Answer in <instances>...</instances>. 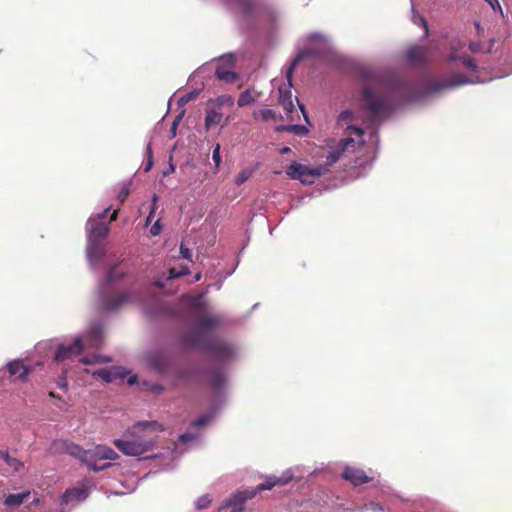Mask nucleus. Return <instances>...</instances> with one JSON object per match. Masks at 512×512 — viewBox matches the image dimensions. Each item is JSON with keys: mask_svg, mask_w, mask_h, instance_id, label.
Segmentation results:
<instances>
[{"mask_svg": "<svg viewBox=\"0 0 512 512\" xmlns=\"http://www.w3.org/2000/svg\"><path fill=\"white\" fill-rule=\"evenodd\" d=\"M163 429V425L158 421L138 422L132 429L127 430L122 438L115 439L113 443L123 454L138 457L155 447L157 434Z\"/></svg>", "mask_w": 512, "mask_h": 512, "instance_id": "1", "label": "nucleus"}, {"mask_svg": "<svg viewBox=\"0 0 512 512\" xmlns=\"http://www.w3.org/2000/svg\"><path fill=\"white\" fill-rule=\"evenodd\" d=\"M362 102L371 118H376L381 114L388 113L390 104L388 98L383 94H378L369 86H365L362 93Z\"/></svg>", "mask_w": 512, "mask_h": 512, "instance_id": "2", "label": "nucleus"}, {"mask_svg": "<svg viewBox=\"0 0 512 512\" xmlns=\"http://www.w3.org/2000/svg\"><path fill=\"white\" fill-rule=\"evenodd\" d=\"M87 452L89 453V456L87 455L86 465L95 472L105 470L111 466V463H105L98 466L96 464L97 459L115 460L119 457L112 448L105 445H97L93 449H88Z\"/></svg>", "mask_w": 512, "mask_h": 512, "instance_id": "3", "label": "nucleus"}, {"mask_svg": "<svg viewBox=\"0 0 512 512\" xmlns=\"http://www.w3.org/2000/svg\"><path fill=\"white\" fill-rule=\"evenodd\" d=\"M286 174L290 179L299 180L307 185L314 183V180L322 175V170L294 162L287 167Z\"/></svg>", "mask_w": 512, "mask_h": 512, "instance_id": "4", "label": "nucleus"}, {"mask_svg": "<svg viewBox=\"0 0 512 512\" xmlns=\"http://www.w3.org/2000/svg\"><path fill=\"white\" fill-rule=\"evenodd\" d=\"M301 56L298 55L293 62L291 63L290 67L286 71V78L288 80V86H281L279 87V104L283 107V109L287 113H292L294 110V104L292 100V92L290 87L292 86V76L295 69V66L300 61Z\"/></svg>", "mask_w": 512, "mask_h": 512, "instance_id": "5", "label": "nucleus"}, {"mask_svg": "<svg viewBox=\"0 0 512 512\" xmlns=\"http://www.w3.org/2000/svg\"><path fill=\"white\" fill-rule=\"evenodd\" d=\"M89 240L101 241L109 234V223L90 217L86 224Z\"/></svg>", "mask_w": 512, "mask_h": 512, "instance_id": "6", "label": "nucleus"}, {"mask_svg": "<svg viewBox=\"0 0 512 512\" xmlns=\"http://www.w3.org/2000/svg\"><path fill=\"white\" fill-rule=\"evenodd\" d=\"M54 449L56 451L69 454L77 459L82 460L86 464L87 455L89 453L87 450H84L79 445H76L67 440H58L54 442Z\"/></svg>", "mask_w": 512, "mask_h": 512, "instance_id": "7", "label": "nucleus"}, {"mask_svg": "<svg viewBox=\"0 0 512 512\" xmlns=\"http://www.w3.org/2000/svg\"><path fill=\"white\" fill-rule=\"evenodd\" d=\"M256 490H243L238 491L232 495L222 507H230L231 512H243L244 504L248 499L255 496Z\"/></svg>", "mask_w": 512, "mask_h": 512, "instance_id": "8", "label": "nucleus"}, {"mask_svg": "<svg viewBox=\"0 0 512 512\" xmlns=\"http://www.w3.org/2000/svg\"><path fill=\"white\" fill-rule=\"evenodd\" d=\"M208 339L206 334L198 327L184 332L181 336V341L185 346L198 347L201 350L204 349Z\"/></svg>", "mask_w": 512, "mask_h": 512, "instance_id": "9", "label": "nucleus"}, {"mask_svg": "<svg viewBox=\"0 0 512 512\" xmlns=\"http://www.w3.org/2000/svg\"><path fill=\"white\" fill-rule=\"evenodd\" d=\"M203 351L220 359H226L232 354L231 347L227 343L211 338L208 339Z\"/></svg>", "mask_w": 512, "mask_h": 512, "instance_id": "10", "label": "nucleus"}, {"mask_svg": "<svg viewBox=\"0 0 512 512\" xmlns=\"http://www.w3.org/2000/svg\"><path fill=\"white\" fill-rule=\"evenodd\" d=\"M84 347L82 339L77 337L70 345H59L55 353V361L60 362L70 358L72 355H79L82 353Z\"/></svg>", "mask_w": 512, "mask_h": 512, "instance_id": "11", "label": "nucleus"}, {"mask_svg": "<svg viewBox=\"0 0 512 512\" xmlns=\"http://www.w3.org/2000/svg\"><path fill=\"white\" fill-rule=\"evenodd\" d=\"M469 82V79L464 74H454L450 80L437 81L431 84L430 91L438 92L442 89L454 88L465 85Z\"/></svg>", "mask_w": 512, "mask_h": 512, "instance_id": "12", "label": "nucleus"}, {"mask_svg": "<svg viewBox=\"0 0 512 512\" xmlns=\"http://www.w3.org/2000/svg\"><path fill=\"white\" fill-rule=\"evenodd\" d=\"M354 144L355 140L350 136L341 139L339 143L333 147L327 155V163L330 165L336 163L340 159L341 155L347 151L350 146H354Z\"/></svg>", "mask_w": 512, "mask_h": 512, "instance_id": "13", "label": "nucleus"}, {"mask_svg": "<svg viewBox=\"0 0 512 512\" xmlns=\"http://www.w3.org/2000/svg\"><path fill=\"white\" fill-rule=\"evenodd\" d=\"M342 477L354 485H361L371 480V478L368 477L363 470L353 467H346Z\"/></svg>", "mask_w": 512, "mask_h": 512, "instance_id": "14", "label": "nucleus"}, {"mask_svg": "<svg viewBox=\"0 0 512 512\" xmlns=\"http://www.w3.org/2000/svg\"><path fill=\"white\" fill-rule=\"evenodd\" d=\"M7 370L11 376H17L21 381H25L31 373L32 367L26 366L21 360H13L7 364Z\"/></svg>", "mask_w": 512, "mask_h": 512, "instance_id": "15", "label": "nucleus"}, {"mask_svg": "<svg viewBox=\"0 0 512 512\" xmlns=\"http://www.w3.org/2000/svg\"><path fill=\"white\" fill-rule=\"evenodd\" d=\"M89 495V491L87 488H72L66 490V492L62 496V502L65 504H74L84 501Z\"/></svg>", "mask_w": 512, "mask_h": 512, "instance_id": "16", "label": "nucleus"}, {"mask_svg": "<svg viewBox=\"0 0 512 512\" xmlns=\"http://www.w3.org/2000/svg\"><path fill=\"white\" fill-rule=\"evenodd\" d=\"M92 374L101 378L107 383L112 382L116 378L123 379L126 375V373L121 371L118 367L100 368L96 371H93Z\"/></svg>", "mask_w": 512, "mask_h": 512, "instance_id": "17", "label": "nucleus"}, {"mask_svg": "<svg viewBox=\"0 0 512 512\" xmlns=\"http://www.w3.org/2000/svg\"><path fill=\"white\" fill-rule=\"evenodd\" d=\"M87 256L93 262H97L105 256V247L101 241L88 239Z\"/></svg>", "mask_w": 512, "mask_h": 512, "instance_id": "18", "label": "nucleus"}, {"mask_svg": "<svg viewBox=\"0 0 512 512\" xmlns=\"http://www.w3.org/2000/svg\"><path fill=\"white\" fill-rule=\"evenodd\" d=\"M292 478H293V474H292L291 470H287L279 478H277V477H269L263 483H260L257 486V490L258 491L270 490V489H272L277 484H286V483H288L290 480H292Z\"/></svg>", "mask_w": 512, "mask_h": 512, "instance_id": "19", "label": "nucleus"}, {"mask_svg": "<svg viewBox=\"0 0 512 512\" xmlns=\"http://www.w3.org/2000/svg\"><path fill=\"white\" fill-rule=\"evenodd\" d=\"M131 297H132V295L130 292L119 293L118 295H116L110 299H107L105 301V304H104L105 308L110 311L117 310V309L121 308L123 305H125L126 303L130 302Z\"/></svg>", "mask_w": 512, "mask_h": 512, "instance_id": "20", "label": "nucleus"}, {"mask_svg": "<svg viewBox=\"0 0 512 512\" xmlns=\"http://www.w3.org/2000/svg\"><path fill=\"white\" fill-rule=\"evenodd\" d=\"M30 491H24L16 494H9L5 498V505L10 508H16L22 505L30 497Z\"/></svg>", "mask_w": 512, "mask_h": 512, "instance_id": "21", "label": "nucleus"}, {"mask_svg": "<svg viewBox=\"0 0 512 512\" xmlns=\"http://www.w3.org/2000/svg\"><path fill=\"white\" fill-rule=\"evenodd\" d=\"M220 318L217 316H202L197 321V327L205 333L213 329L220 323Z\"/></svg>", "mask_w": 512, "mask_h": 512, "instance_id": "22", "label": "nucleus"}, {"mask_svg": "<svg viewBox=\"0 0 512 512\" xmlns=\"http://www.w3.org/2000/svg\"><path fill=\"white\" fill-rule=\"evenodd\" d=\"M223 114L220 111L208 110L205 116V128L209 130L211 127L219 125L222 121Z\"/></svg>", "mask_w": 512, "mask_h": 512, "instance_id": "23", "label": "nucleus"}, {"mask_svg": "<svg viewBox=\"0 0 512 512\" xmlns=\"http://www.w3.org/2000/svg\"><path fill=\"white\" fill-rule=\"evenodd\" d=\"M406 57L411 62L421 63L425 59V50L422 47H411L406 51Z\"/></svg>", "mask_w": 512, "mask_h": 512, "instance_id": "24", "label": "nucleus"}, {"mask_svg": "<svg viewBox=\"0 0 512 512\" xmlns=\"http://www.w3.org/2000/svg\"><path fill=\"white\" fill-rule=\"evenodd\" d=\"M226 383V377L224 373L220 370H216L212 373L210 378V385L214 390H220L224 387Z\"/></svg>", "mask_w": 512, "mask_h": 512, "instance_id": "25", "label": "nucleus"}, {"mask_svg": "<svg viewBox=\"0 0 512 512\" xmlns=\"http://www.w3.org/2000/svg\"><path fill=\"white\" fill-rule=\"evenodd\" d=\"M2 459L9 465L15 472H18L23 467V462L17 458L11 457L7 452L2 453Z\"/></svg>", "mask_w": 512, "mask_h": 512, "instance_id": "26", "label": "nucleus"}, {"mask_svg": "<svg viewBox=\"0 0 512 512\" xmlns=\"http://www.w3.org/2000/svg\"><path fill=\"white\" fill-rule=\"evenodd\" d=\"M216 76L218 79L229 83L234 82L237 79V74L235 72L220 68L216 70Z\"/></svg>", "mask_w": 512, "mask_h": 512, "instance_id": "27", "label": "nucleus"}, {"mask_svg": "<svg viewBox=\"0 0 512 512\" xmlns=\"http://www.w3.org/2000/svg\"><path fill=\"white\" fill-rule=\"evenodd\" d=\"M255 101L254 97L251 95L250 90L243 91L237 101L239 107H244L252 104Z\"/></svg>", "mask_w": 512, "mask_h": 512, "instance_id": "28", "label": "nucleus"}, {"mask_svg": "<svg viewBox=\"0 0 512 512\" xmlns=\"http://www.w3.org/2000/svg\"><path fill=\"white\" fill-rule=\"evenodd\" d=\"M200 435L195 432H186L179 436V441L181 444H188L190 442H197Z\"/></svg>", "mask_w": 512, "mask_h": 512, "instance_id": "29", "label": "nucleus"}, {"mask_svg": "<svg viewBox=\"0 0 512 512\" xmlns=\"http://www.w3.org/2000/svg\"><path fill=\"white\" fill-rule=\"evenodd\" d=\"M124 276L123 272H117V265H114L110 268V270L107 273L106 280L108 283L115 282L119 279H121Z\"/></svg>", "mask_w": 512, "mask_h": 512, "instance_id": "30", "label": "nucleus"}, {"mask_svg": "<svg viewBox=\"0 0 512 512\" xmlns=\"http://www.w3.org/2000/svg\"><path fill=\"white\" fill-rule=\"evenodd\" d=\"M91 341H93V346H98L101 343L102 338V330L99 326H95L90 331Z\"/></svg>", "mask_w": 512, "mask_h": 512, "instance_id": "31", "label": "nucleus"}, {"mask_svg": "<svg viewBox=\"0 0 512 512\" xmlns=\"http://www.w3.org/2000/svg\"><path fill=\"white\" fill-rule=\"evenodd\" d=\"M199 94H200V90L190 91V92L184 94L183 96H181V98L179 100V104L185 105V104L189 103L190 101L195 100L199 96Z\"/></svg>", "mask_w": 512, "mask_h": 512, "instance_id": "32", "label": "nucleus"}, {"mask_svg": "<svg viewBox=\"0 0 512 512\" xmlns=\"http://www.w3.org/2000/svg\"><path fill=\"white\" fill-rule=\"evenodd\" d=\"M252 175V172L250 170H242L238 173L235 179V183L237 185H242L244 182H246Z\"/></svg>", "mask_w": 512, "mask_h": 512, "instance_id": "33", "label": "nucleus"}, {"mask_svg": "<svg viewBox=\"0 0 512 512\" xmlns=\"http://www.w3.org/2000/svg\"><path fill=\"white\" fill-rule=\"evenodd\" d=\"M130 194V183H125L118 193V200L123 203Z\"/></svg>", "mask_w": 512, "mask_h": 512, "instance_id": "34", "label": "nucleus"}, {"mask_svg": "<svg viewBox=\"0 0 512 512\" xmlns=\"http://www.w3.org/2000/svg\"><path fill=\"white\" fill-rule=\"evenodd\" d=\"M284 131L292 132L295 134H304L307 132V129L302 125H289L283 127Z\"/></svg>", "mask_w": 512, "mask_h": 512, "instance_id": "35", "label": "nucleus"}, {"mask_svg": "<svg viewBox=\"0 0 512 512\" xmlns=\"http://www.w3.org/2000/svg\"><path fill=\"white\" fill-rule=\"evenodd\" d=\"M211 419L212 418H206V417L197 418L195 421H193L192 428L199 429V428L205 427L210 424Z\"/></svg>", "mask_w": 512, "mask_h": 512, "instance_id": "36", "label": "nucleus"}, {"mask_svg": "<svg viewBox=\"0 0 512 512\" xmlns=\"http://www.w3.org/2000/svg\"><path fill=\"white\" fill-rule=\"evenodd\" d=\"M211 502V499L209 498L208 495H203L201 497H199L196 501V508L201 510V509H204L206 508Z\"/></svg>", "mask_w": 512, "mask_h": 512, "instance_id": "37", "label": "nucleus"}, {"mask_svg": "<svg viewBox=\"0 0 512 512\" xmlns=\"http://www.w3.org/2000/svg\"><path fill=\"white\" fill-rule=\"evenodd\" d=\"M212 159L215 162V165L219 167L221 163V155H220V145L217 144L212 152Z\"/></svg>", "mask_w": 512, "mask_h": 512, "instance_id": "38", "label": "nucleus"}, {"mask_svg": "<svg viewBox=\"0 0 512 512\" xmlns=\"http://www.w3.org/2000/svg\"><path fill=\"white\" fill-rule=\"evenodd\" d=\"M180 253L184 259L191 261L192 251L188 247H186L183 243H181V245H180Z\"/></svg>", "mask_w": 512, "mask_h": 512, "instance_id": "39", "label": "nucleus"}, {"mask_svg": "<svg viewBox=\"0 0 512 512\" xmlns=\"http://www.w3.org/2000/svg\"><path fill=\"white\" fill-rule=\"evenodd\" d=\"M347 132L349 135L355 134L358 137H361L364 134V131L362 128L350 125L347 127Z\"/></svg>", "mask_w": 512, "mask_h": 512, "instance_id": "40", "label": "nucleus"}, {"mask_svg": "<svg viewBox=\"0 0 512 512\" xmlns=\"http://www.w3.org/2000/svg\"><path fill=\"white\" fill-rule=\"evenodd\" d=\"M260 115L264 120L273 119L275 117V113L271 109H263L260 111Z\"/></svg>", "mask_w": 512, "mask_h": 512, "instance_id": "41", "label": "nucleus"}, {"mask_svg": "<svg viewBox=\"0 0 512 512\" xmlns=\"http://www.w3.org/2000/svg\"><path fill=\"white\" fill-rule=\"evenodd\" d=\"M161 232V225H160V220L158 219L154 224L153 226L151 227L150 229V233L151 235L153 236H157L159 235Z\"/></svg>", "mask_w": 512, "mask_h": 512, "instance_id": "42", "label": "nucleus"}, {"mask_svg": "<svg viewBox=\"0 0 512 512\" xmlns=\"http://www.w3.org/2000/svg\"><path fill=\"white\" fill-rule=\"evenodd\" d=\"M147 154H148V161H147L146 167L144 169L145 172L149 171L153 164L152 163V149H151L150 145L147 146Z\"/></svg>", "mask_w": 512, "mask_h": 512, "instance_id": "43", "label": "nucleus"}, {"mask_svg": "<svg viewBox=\"0 0 512 512\" xmlns=\"http://www.w3.org/2000/svg\"><path fill=\"white\" fill-rule=\"evenodd\" d=\"M95 358V361L96 362H99V363H108V362H111L112 359L110 357H107V356H94Z\"/></svg>", "mask_w": 512, "mask_h": 512, "instance_id": "44", "label": "nucleus"}, {"mask_svg": "<svg viewBox=\"0 0 512 512\" xmlns=\"http://www.w3.org/2000/svg\"><path fill=\"white\" fill-rule=\"evenodd\" d=\"M225 100L227 102H229L230 104H233V99L231 97H226V96H221V97H218L217 99V102L219 104H224L225 103Z\"/></svg>", "mask_w": 512, "mask_h": 512, "instance_id": "45", "label": "nucleus"}, {"mask_svg": "<svg viewBox=\"0 0 512 512\" xmlns=\"http://www.w3.org/2000/svg\"><path fill=\"white\" fill-rule=\"evenodd\" d=\"M110 211V207L109 208H106L102 213L98 214L97 216H95L94 218L100 220V221H103L104 218H106L108 212Z\"/></svg>", "mask_w": 512, "mask_h": 512, "instance_id": "46", "label": "nucleus"}, {"mask_svg": "<svg viewBox=\"0 0 512 512\" xmlns=\"http://www.w3.org/2000/svg\"><path fill=\"white\" fill-rule=\"evenodd\" d=\"M80 362H81V363H83V364L88 365V364H93V363H95L96 361H95V358H94V357H93L92 359H91V358H89V357H83V358H81V359H80Z\"/></svg>", "mask_w": 512, "mask_h": 512, "instance_id": "47", "label": "nucleus"}, {"mask_svg": "<svg viewBox=\"0 0 512 512\" xmlns=\"http://www.w3.org/2000/svg\"><path fill=\"white\" fill-rule=\"evenodd\" d=\"M464 63H465V65H466L467 67H469V68H472V69L476 68V63H475V61H474L473 59H470V58H469V59H466V60L464 61Z\"/></svg>", "mask_w": 512, "mask_h": 512, "instance_id": "48", "label": "nucleus"}, {"mask_svg": "<svg viewBox=\"0 0 512 512\" xmlns=\"http://www.w3.org/2000/svg\"><path fill=\"white\" fill-rule=\"evenodd\" d=\"M419 20L425 29V33L427 34L428 33V25H427L426 20L423 17H419Z\"/></svg>", "mask_w": 512, "mask_h": 512, "instance_id": "49", "label": "nucleus"}, {"mask_svg": "<svg viewBox=\"0 0 512 512\" xmlns=\"http://www.w3.org/2000/svg\"><path fill=\"white\" fill-rule=\"evenodd\" d=\"M156 209H157V205H155V203H152L151 209H150V212H149L150 217H154Z\"/></svg>", "mask_w": 512, "mask_h": 512, "instance_id": "50", "label": "nucleus"}, {"mask_svg": "<svg viewBox=\"0 0 512 512\" xmlns=\"http://www.w3.org/2000/svg\"><path fill=\"white\" fill-rule=\"evenodd\" d=\"M118 216V209L114 210L110 216V221H115Z\"/></svg>", "mask_w": 512, "mask_h": 512, "instance_id": "51", "label": "nucleus"}, {"mask_svg": "<svg viewBox=\"0 0 512 512\" xmlns=\"http://www.w3.org/2000/svg\"><path fill=\"white\" fill-rule=\"evenodd\" d=\"M291 151H292L291 148L286 146V147L281 148L280 153L281 154H288Z\"/></svg>", "mask_w": 512, "mask_h": 512, "instance_id": "52", "label": "nucleus"}, {"mask_svg": "<svg viewBox=\"0 0 512 512\" xmlns=\"http://www.w3.org/2000/svg\"><path fill=\"white\" fill-rule=\"evenodd\" d=\"M59 387H60V388H62V389H63V388H65V389H66V388H67V381H66V378H63V379L61 380V382L59 383Z\"/></svg>", "mask_w": 512, "mask_h": 512, "instance_id": "53", "label": "nucleus"}, {"mask_svg": "<svg viewBox=\"0 0 512 512\" xmlns=\"http://www.w3.org/2000/svg\"><path fill=\"white\" fill-rule=\"evenodd\" d=\"M136 379H137V377H136V376H132V377H130V378H129L128 383H129L130 385H132V384H134V383L136 382Z\"/></svg>", "mask_w": 512, "mask_h": 512, "instance_id": "54", "label": "nucleus"}, {"mask_svg": "<svg viewBox=\"0 0 512 512\" xmlns=\"http://www.w3.org/2000/svg\"><path fill=\"white\" fill-rule=\"evenodd\" d=\"M349 115H350V112H348V111H347V112H342V113H341V115H340V117H341L342 119H345V118H347Z\"/></svg>", "mask_w": 512, "mask_h": 512, "instance_id": "55", "label": "nucleus"}, {"mask_svg": "<svg viewBox=\"0 0 512 512\" xmlns=\"http://www.w3.org/2000/svg\"><path fill=\"white\" fill-rule=\"evenodd\" d=\"M370 75H371V71L365 70V71L363 72V76H364L365 78H369V77H370Z\"/></svg>", "mask_w": 512, "mask_h": 512, "instance_id": "56", "label": "nucleus"}, {"mask_svg": "<svg viewBox=\"0 0 512 512\" xmlns=\"http://www.w3.org/2000/svg\"><path fill=\"white\" fill-rule=\"evenodd\" d=\"M158 196L156 194H153L152 196V203H155L157 205Z\"/></svg>", "mask_w": 512, "mask_h": 512, "instance_id": "57", "label": "nucleus"}, {"mask_svg": "<svg viewBox=\"0 0 512 512\" xmlns=\"http://www.w3.org/2000/svg\"><path fill=\"white\" fill-rule=\"evenodd\" d=\"M153 217H150V214L148 215L147 219H146V223H150L152 221Z\"/></svg>", "mask_w": 512, "mask_h": 512, "instance_id": "58", "label": "nucleus"}, {"mask_svg": "<svg viewBox=\"0 0 512 512\" xmlns=\"http://www.w3.org/2000/svg\"><path fill=\"white\" fill-rule=\"evenodd\" d=\"M171 277L174 278L177 276V274L174 273V270H170Z\"/></svg>", "mask_w": 512, "mask_h": 512, "instance_id": "59", "label": "nucleus"}, {"mask_svg": "<svg viewBox=\"0 0 512 512\" xmlns=\"http://www.w3.org/2000/svg\"><path fill=\"white\" fill-rule=\"evenodd\" d=\"M174 166L173 165H170V168H169V171H174Z\"/></svg>", "mask_w": 512, "mask_h": 512, "instance_id": "60", "label": "nucleus"}, {"mask_svg": "<svg viewBox=\"0 0 512 512\" xmlns=\"http://www.w3.org/2000/svg\"><path fill=\"white\" fill-rule=\"evenodd\" d=\"M174 166L173 165H170V168H169V171H174Z\"/></svg>", "mask_w": 512, "mask_h": 512, "instance_id": "61", "label": "nucleus"}, {"mask_svg": "<svg viewBox=\"0 0 512 512\" xmlns=\"http://www.w3.org/2000/svg\"><path fill=\"white\" fill-rule=\"evenodd\" d=\"M200 277H201V276H200L199 274H197L195 278H196V280L198 281V280H200Z\"/></svg>", "mask_w": 512, "mask_h": 512, "instance_id": "62", "label": "nucleus"}, {"mask_svg": "<svg viewBox=\"0 0 512 512\" xmlns=\"http://www.w3.org/2000/svg\"><path fill=\"white\" fill-rule=\"evenodd\" d=\"M299 106H300V108H301L302 112H304V106H303V105H301V104H299Z\"/></svg>", "mask_w": 512, "mask_h": 512, "instance_id": "63", "label": "nucleus"}, {"mask_svg": "<svg viewBox=\"0 0 512 512\" xmlns=\"http://www.w3.org/2000/svg\"><path fill=\"white\" fill-rule=\"evenodd\" d=\"M2 453H4L3 451H0V457H2Z\"/></svg>", "mask_w": 512, "mask_h": 512, "instance_id": "64", "label": "nucleus"}]
</instances>
